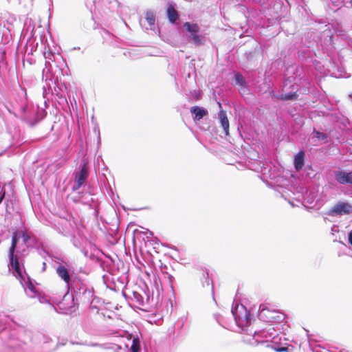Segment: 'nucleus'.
<instances>
[{"instance_id": "obj_1", "label": "nucleus", "mask_w": 352, "mask_h": 352, "mask_svg": "<svg viewBox=\"0 0 352 352\" xmlns=\"http://www.w3.org/2000/svg\"><path fill=\"white\" fill-rule=\"evenodd\" d=\"M351 213H352V206L349 203L340 201L329 211L328 214L331 216H341Z\"/></svg>"}, {"instance_id": "obj_2", "label": "nucleus", "mask_w": 352, "mask_h": 352, "mask_svg": "<svg viewBox=\"0 0 352 352\" xmlns=\"http://www.w3.org/2000/svg\"><path fill=\"white\" fill-rule=\"evenodd\" d=\"M89 175V168L87 163H84L82 166L80 170L75 173V180L76 184L73 186V190H77L80 187L83 185Z\"/></svg>"}, {"instance_id": "obj_3", "label": "nucleus", "mask_w": 352, "mask_h": 352, "mask_svg": "<svg viewBox=\"0 0 352 352\" xmlns=\"http://www.w3.org/2000/svg\"><path fill=\"white\" fill-rule=\"evenodd\" d=\"M287 351V348L281 347L278 349L274 348L267 341L258 342L253 347V352H282Z\"/></svg>"}, {"instance_id": "obj_4", "label": "nucleus", "mask_w": 352, "mask_h": 352, "mask_svg": "<svg viewBox=\"0 0 352 352\" xmlns=\"http://www.w3.org/2000/svg\"><path fill=\"white\" fill-rule=\"evenodd\" d=\"M261 314L270 322L278 321L283 319V314L277 310L262 308Z\"/></svg>"}, {"instance_id": "obj_5", "label": "nucleus", "mask_w": 352, "mask_h": 352, "mask_svg": "<svg viewBox=\"0 0 352 352\" xmlns=\"http://www.w3.org/2000/svg\"><path fill=\"white\" fill-rule=\"evenodd\" d=\"M335 177L336 181L340 184H352V172L346 173L343 171H338L336 172Z\"/></svg>"}, {"instance_id": "obj_6", "label": "nucleus", "mask_w": 352, "mask_h": 352, "mask_svg": "<svg viewBox=\"0 0 352 352\" xmlns=\"http://www.w3.org/2000/svg\"><path fill=\"white\" fill-rule=\"evenodd\" d=\"M219 119L220 124L221 126L223 129L224 133L226 135H229V129H230V124L229 120L228 119L226 112L222 109L219 111Z\"/></svg>"}, {"instance_id": "obj_7", "label": "nucleus", "mask_w": 352, "mask_h": 352, "mask_svg": "<svg viewBox=\"0 0 352 352\" xmlns=\"http://www.w3.org/2000/svg\"><path fill=\"white\" fill-rule=\"evenodd\" d=\"M56 273L58 276L63 280V281L69 285L70 282V276L69 274L68 270L66 269V267L63 265H59L56 268Z\"/></svg>"}, {"instance_id": "obj_8", "label": "nucleus", "mask_w": 352, "mask_h": 352, "mask_svg": "<svg viewBox=\"0 0 352 352\" xmlns=\"http://www.w3.org/2000/svg\"><path fill=\"white\" fill-rule=\"evenodd\" d=\"M305 153L299 151L294 157V166L296 170H300L304 165Z\"/></svg>"}, {"instance_id": "obj_9", "label": "nucleus", "mask_w": 352, "mask_h": 352, "mask_svg": "<svg viewBox=\"0 0 352 352\" xmlns=\"http://www.w3.org/2000/svg\"><path fill=\"white\" fill-rule=\"evenodd\" d=\"M190 112L195 114V119L199 120L203 118L204 116L208 114V111L204 109H201L197 106H194L190 108Z\"/></svg>"}, {"instance_id": "obj_10", "label": "nucleus", "mask_w": 352, "mask_h": 352, "mask_svg": "<svg viewBox=\"0 0 352 352\" xmlns=\"http://www.w3.org/2000/svg\"><path fill=\"white\" fill-rule=\"evenodd\" d=\"M167 15L171 23H175L178 19V13L172 5H170L167 9Z\"/></svg>"}, {"instance_id": "obj_11", "label": "nucleus", "mask_w": 352, "mask_h": 352, "mask_svg": "<svg viewBox=\"0 0 352 352\" xmlns=\"http://www.w3.org/2000/svg\"><path fill=\"white\" fill-rule=\"evenodd\" d=\"M10 263L12 267L15 270L19 276L22 277L19 259L17 257L10 258Z\"/></svg>"}, {"instance_id": "obj_12", "label": "nucleus", "mask_w": 352, "mask_h": 352, "mask_svg": "<svg viewBox=\"0 0 352 352\" xmlns=\"http://www.w3.org/2000/svg\"><path fill=\"white\" fill-rule=\"evenodd\" d=\"M184 28L186 29V30L191 34H195L197 33L199 30V28L197 24L195 23H190L188 22H186L184 25Z\"/></svg>"}, {"instance_id": "obj_13", "label": "nucleus", "mask_w": 352, "mask_h": 352, "mask_svg": "<svg viewBox=\"0 0 352 352\" xmlns=\"http://www.w3.org/2000/svg\"><path fill=\"white\" fill-rule=\"evenodd\" d=\"M298 97V95L296 93H289L287 94H281L278 96V98L281 100H295Z\"/></svg>"}, {"instance_id": "obj_14", "label": "nucleus", "mask_w": 352, "mask_h": 352, "mask_svg": "<svg viewBox=\"0 0 352 352\" xmlns=\"http://www.w3.org/2000/svg\"><path fill=\"white\" fill-rule=\"evenodd\" d=\"M146 21L149 25H153L155 21V16L152 12H147L145 15Z\"/></svg>"}, {"instance_id": "obj_15", "label": "nucleus", "mask_w": 352, "mask_h": 352, "mask_svg": "<svg viewBox=\"0 0 352 352\" xmlns=\"http://www.w3.org/2000/svg\"><path fill=\"white\" fill-rule=\"evenodd\" d=\"M235 80L241 85H244L245 84V80L240 73H236L235 74Z\"/></svg>"}, {"instance_id": "obj_16", "label": "nucleus", "mask_w": 352, "mask_h": 352, "mask_svg": "<svg viewBox=\"0 0 352 352\" xmlns=\"http://www.w3.org/2000/svg\"><path fill=\"white\" fill-rule=\"evenodd\" d=\"M133 352H138L140 349L139 341L137 339L133 340V344L131 347Z\"/></svg>"}, {"instance_id": "obj_17", "label": "nucleus", "mask_w": 352, "mask_h": 352, "mask_svg": "<svg viewBox=\"0 0 352 352\" xmlns=\"http://www.w3.org/2000/svg\"><path fill=\"white\" fill-rule=\"evenodd\" d=\"M191 38L195 44H201L202 43L200 36L197 35V33L191 34Z\"/></svg>"}, {"instance_id": "obj_18", "label": "nucleus", "mask_w": 352, "mask_h": 352, "mask_svg": "<svg viewBox=\"0 0 352 352\" xmlns=\"http://www.w3.org/2000/svg\"><path fill=\"white\" fill-rule=\"evenodd\" d=\"M315 138H316L318 140H325L327 138V135L324 133L315 131Z\"/></svg>"}, {"instance_id": "obj_19", "label": "nucleus", "mask_w": 352, "mask_h": 352, "mask_svg": "<svg viewBox=\"0 0 352 352\" xmlns=\"http://www.w3.org/2000/svg\"><path fill=\"white\" fill-rule=\"evenodd\" d=\"M17 242H18V233L16 232H15L12 234L11 245H14V246L16 247Z\"/></svg>"}, {"instance_id": "obj_20", "label": "nucleus", "mask_w": 352, "mask_h": 352, "mask_svg": "<svg viewBox=\"0 0 352 352\" xmlns=\"http://www.w3.org/2000/svg\"><path fill=\"white\" fill-rule=\"evenodd\" d=\"M16 246L11 245L10 250H9V258H14V251L16 249Z\"/></svg>"}, {"instance_id": "obj_21", "label": "nucleus", "mask_w": 352, "mask_h": 352, "mask_svg": "<svg viewBox=\"0 0 352 352\" xmlns=\"http://www.w3.org/2000/svg\"><path fill=\"white\" fill-rule=\"evenodd\" d=\"M22 239L24 243H27L30 239V237L27 232H23L22 233Z\"/></svg>"}, {"instance_id": "obj_22", "label": "nucleus", "mask_w": 352, "mask_h": 352, "mask_svg": "<svg viewBox=\"0 0 352 352\" xmlns=\"http://www.w3.org/2000/svg\"><path fill=\"white\" fill-rule=\"evenodd\" d=\"M28 288L32 291V292L35 293V287L34 285L32 284V283L31 281H28Z\"/></svg>"}, {"instance_id": "obj_23", "label": "nucleus", "mask_w": 352, "mask_h": 352, "mask_svg": "<svg viewBox=\"0 0 352 352\" xmlns=\"http://www.w3.org/2000/svg\"><path fill=\"white\" fill-rule=\"evenodd\" d=\"M348 238H349V243L352 245V230L349 232Z\"/></svg>"}, {"instance_id": "obj_24", "label": "nucleus", "mask_w": 352, "mask_h": 352, "mask_svg": "<svg viewBox=\"0 0 352 352\" xmlns=\"http://www.w3.org/2000/svg\"><path fill=\"white\" fill-rule=\"evenodd\" d=\"M4 195H5V192H3L1 196H0V204L1 203V201H3V198H4Z\"/></svg>"}, {"instance_id": "obj_25", "label": "nucleus", "mask_w": 352, "mask_h": 352, "mask_svg": "<svg viewBox=\"0 0 352 352\" xmlns=\"http://www.w3.org/2000/svg\"><path fill=\"white\" fill-rule=\"evenodd\" d=\"M207 285H208V286H209V285H210V283H209V280H207Z\"/></svg>"}, {"instance_id": "obj_26", "label": "nucleus", "mask_w": 352, "mask_h": 352, "mask_svg": "<svg viewBox=\"0 0 352 352\" xmlns=\"http://www.w3.org/2000/svg\"><path fill=\"white\" fill-rule=\"evenodd\" d=\"M219 105L220 108H221V104L220 102H219Z\"/></svg>"}, {"instance_id": "obj_27", "label": "nucleus", "mask_w": 352, "mask_h": 352, "mask_svg": "<svg viewBox=\"0 0 352 352\" xmlns=\"http://www.w3.org/2000/svg\"><path fill=\"white\" fill-rule=\"evenodd\" d=\"M350 97L352 98V94L350 95Z\"/></svg>"}]
</instances>
